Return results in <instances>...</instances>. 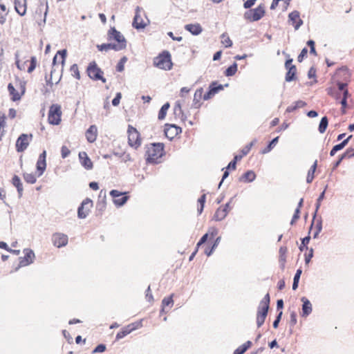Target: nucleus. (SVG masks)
Listing matches in <instances>:
<instances>
[{"label":"nucleus","instance_id":"obj_32","mask_svg":"<svg viewBox=\"0 0 354 354\" xmlns=\"http://www.w3.org/2000/svg\"><path fill=\"white\" fill-rule=\"evenodd\" d=\"M348 145V140H344L340 143L335 145L330 151V156H334L338 151L344 149Z\"/></svg>","mask_w":354,"mask_h":354},{"label":"nucleus","instance_id":"obj_28","mask_svg":"<svg viewBox=\"0 0 354 354\" xmlns=\"http://www.w3.org/2000/svg\"><path fill=\"white\" fill-rule=\"evenodd\" d=\"M288 71L286 74L285 80L286 82H290L296 79L297 68L295 66H292L290 68L286 69Z\"/></svg>","mask_w":354,"mask_h":354},{"label":"nucleus","instance_id":"obj_29","mask_svg":"<svg viewBox=\"0 0 354 354\" xmlns=\"http://www.w3.org/2000/svg\"><path fill=\"white\" fill-rule=\"evenodd\" d=\"M8 90L10 95H11V100L12 101L16 102L21 99V95L16 91L14 86L11 83L8 84Z\"/></svg>","mask_w":354,"mask_h":354},{"label":"nucleus","instance_id":"obj_43","mask_svg":"<svg viewBox=\"0 0 354 354\" xmlns=\"http://www.w3.org/2000/svg\"><path fill=\"white\" fill-rule=\"evenodd\" d=\"M203 93V89L202 88H200L197 89L194 93V105L195 106V108H198L201 104L196 105L197 103L199 102L200 99L202 97Z\"/></svg>","mask_w":354,"mask_h":354},{"label":"nucleus","instance_id":"obj_33","mask_svg":"<svg viewBox=\"0 0 354 354\" xmlns=\"http://www.w3.org/2000/svg\"><path fill=\"white\" fill-rule=\"evenodd\" d=\"M317 167V160H315L314 162L313 165L310 167V169L308 170L307 177H306L307 183H310L313 181Z\"/></svg>","mask_w":354,"mask_h":354},{"label":"nucleus","instance_id":"obj_42","mask_svg":"<svg viewBox=\"0 0 354 354\" xmlns=\"http://www.w3.org/2000/svg\"><path fill=\"white\" fill-rule=\"evenodd\" d=\"M328 124V118L326 116L322 118L321 121L319 124V128H318L319 131L321 133H324L327 129Z\"/></svg>","mask_w":354,"mask_h":354},{"label":"nucleus","instance_id":"obj_26","mask_svg":"<svg viewBox=\"0 0 354 354\" xmlns=\"http://www.w3.org/2000/svg\"><path fill=\"white\" fill-rule=\"evenodd\" d=\"M255 173L252 170H248L240 177L239 180L244 183H252L255 180Z\"/></svg>","mask_w":354,"mask_h":354},{"label":"nucleus","instance_id":"obj_61","mask_svg":"<svg viewBox=\"0 0 354 354\" xmlns=\"http://www.w3.org/2000/svg\"><path fill=\"white\" fill-rule=\"evenodd\" d=\"M282 315H283V312L282 311H280L279 313V314L277 315L274 321L273 322V324H272V326L274 328H278L279 326V324L281 319V317H282Z\"/></svg>","mask_w":354,"mask_h":354},{"label":"nucleus","instance_id":"obj_48","mask_svg":"<svg viewBox=\"0 0 354 354\" xmlns=\"http://www.w3.org/2000/svg\"><path fill=\"white\" fill-rule=\"evenodd\" d=\"M310 240V235H308L301 239V243L300 246L299 247V249L300 251H303L304 249L309 250V248L307 247V245L308 244Z\"/></svg>","mask_w":354,"mask_h":354},{"label":"nucleus","instance_id":"obj_13","mask_svg":"<svg viewBox=\"0 0 354 354\" xmlns=\"http://www.w3.org/2000/svg\"><path fill=\"white\" fill-rule=\"evenodd\" d=\"M108 35L109 40L113 39L118 42V44H124V48H126L127 41L124 37L121 34L120 32L117 30L114 27L110 28Z\"/></svg>","mask_w":354,"mask_h":354},{"label":"nucleus","instance_id":"obj_63","mask_svg":"<svg viewBox=\"0 0 354 354\" xmlns=\"http://www.w3.org/2000/svg\"><path fill=\"white\" fill-rule=\"evenodd\" d=\"M308 254H305V263L308 264L313 257V249L311 248L309 250Z\"/></svg>","mask_w":354,"mask_h":354},{"label":"nucleus","instance_id":"obj_50","mask_svg":"<svg viewBox=\"0 0 354 354\" xmlns=\"http://www.w3.org/2000/svg\"><path fill=\"white\" fill-rule=\"evenodd\" d=\"M205 200H206V194H203L198 199V203L200 204V207L198 208V212L199 214H201L203 210V208H204V206H205Z\"/></svg>","mask_w":354,"mask_h":354},{"label":"nucleus","instance_id":"obj_17","mask_svg":"<svg viewBox=\"0 0 354 354\" xmlns=\"http://www.w3.org/2000/svg\"><path fill=\"white\" fill-rule=\"evenodd\" d=\"M268 310L269 308L259 305L257 315V325L259 328L263 324L268 315Z\"/></svg>","mask_w":354,"mask_h":354},{"label":"nucleus","instance_id":"obj_5","mask_svg":"<svg viewBox=\"0 0 354 354\" xmlns=\"http://www.w3.org/2000/svg\"><path fill=\"white\" fill-rule=\"evenodd\" d=\"M265 15V8L263 5H259L254 9H250L244 13V18L250 21H257Z\"/></svg>","mask_w":354,"mask_h":354},{"label":"nucleus","instance_id":"obj_15","mask_svg":"<svg viewBox=\"0 0 354 354\" xmlns=\"http://www.w3.org/2000/svg\"><path fill=\"white\" fill-rule=\"evenodd\" d=\"M68 236L62 233H55L52 236L53 245L57 248L65 246L68 243Z\"/></svg>","mask_w":354,"mask_h":354},{"label":"nucleus","instance_id":"obj_1","mask_svg":"<svg viewBox=\"0 0 354 354\" xmlns=\"http://www.w3.org/2000/svg\"><path fill=\"white\" fill-rule=\"evenodd\" d=\"M164 155V144L154 142L147 147L146 151V161L150 164H157L158 159Z\"/></svg>","mask_w":354,"mask_h":354},{"label":"nucleus","instance_id":"obj_45","mask_svg":"<svg viewBox=\"0 0 354 354\" xmlns=\"http://www.w3.org/2000/svg\"><path fill=\"white\" fill-rule=\"evenodd\" d=\"M173 304H174V301L172 299V295H171L168 297H165L162 301V308L161 312H165V307L169 306H171L173 305Z\"/></svg>","mask_w":354,"mask_h":354},{"label":"nucleus","instance_id":"obj_35","mask_svg":"<svg viewBox=\"0 0 354 354\" xmlns=\"http://www.w3.org/2000/svg\"><path fill=\"white\" fill-rule=\"evenodd\" d=\"M174 113L176 117L180 118L182 120H185L187 117L182 111L180 104L176 102L174 108Z\"/></svg>","mask_w":354,"mask_h":354},{"label":"nucleus","instance_id":"obj_11","mask_svg":"<svg viewBox=\"0 0 354 354\" xmlns=\"http://www.w3.org/2000/svg\"><path fill=\"white\" fill-rule=\"evenodd\" d=\"M164 132L167 138L172 140L174 137L181 133L182 129L176 124H165Z\"/></svg>","mask_w":354,"mask_h":354},{"label":"nucleus","instance_id":"obj_18","mask_svg":"<svg viewBox=\"0 0 354 354\" xmlns=\"http://www.w3.org/2000/svg\"><path fill=\"white\" fill-rule=\"evenodd\" d=\"M46 151H43V152L39 155V158L37 162V171L39 173L38 176H41L46 170Z\"/></svg>","mask_w":354,"mask_h":354},{"label":"nucleus","instance_id":"obj_46","mask_svg":"<svg viewBox=\"0 0 354 354\" xmlns=\"http://www.w3.org/2000/svg\"><path fill=\"white\" fill-rule=\"evenodd\" d=\"M99 198H102V202H98L97 206L100 207V209L102 210L105 207L106 204V191L101 190Z\"/></svg>","mask_w":354,"mask_h":354},{"label":"nucleus","instance_id":"obj_21","mask_svg":"<svg viewBox=\"0 0 354 354\" xmlns=\"http://www.w3.org/2000/svg\"><path fill=\"white\" fill-rule=\"evenodd\" d=\"M79 159L82 166L86 169L90 170L93 169V162L85 151L79 153Z\"/></svg>","mask_w":354,"mask_h":354},{"label":"nucleus","instance_id":"obj_38","mask_svg":"<svg viewBox=\"0 0 354 354\" xmlns=\"http://www.w3.org/2000/svg\"><path fill=\"white\" fill-rule=\"evenodd\" d=\"M350 94L348 91H344L343 93L342 99L340 101V104L342 105V113L343 114L346 113V109L348 106L347 104V98L349 97Z\"/></svg>","mask_w":354,"mask_h":354},{"label":"nucleus","instance_id":"obj_62","mask_svg":"<svg viewBox=\"0 0 354 354\" xmlns=\"http://www.w3.org/2000/svg\"><path fill=\"white\" fill-rule=\"evenodd\" d=\"M290 324L292 327H293L297 324V322L296 313L295 311H292L290 313Z\"/></svg>","mask_w":354,"mask_h":354},{"label":"nucleus","instance_id":"obj_25","mask_svg":"<svg viewBox=\"0 0 354 354\" xmlns=\"http://www.w3.org/2000/svg\"><path fill=\"white\" fill-rule=\"evenodd\" d=\"M66 54H67V51L66 49H63V50H59L57 54L55 55V57H53V67H52V70H54V71H55V66H56V63H57V56L58 55H60V58H61V63H62V70L63 69V66H64V62H65V59H66Z\"/></svg>","mask_w":354,"mask_h":354},{"label":"nucleus","instance_id":"obj_60","mask_svg":"<svg viewBox=\"0 0 354 354\" xmlns=\"http://www.w3.org/2000/svg\"><path fill=\"white\" fill-rule=\"evenodd\" d=\"M70 153H71V151L68 149V147L64 145L62 147L61 154H62V157L63 158H67Z\"/></svg>","mask_w":354,"mask_h":354},{"label":"nucleus","instance_id":"obj_30","mask_svg":"<svg viewBox=\"0 0 354 354\" xmlns=\"http://www.w3.org/2000/svg\"><path fill=\"white\" fill-rule=\"evenodd\" d=\"M12 185L17 188L19 197H21L23 194V185L21 182L19 177L17 175H15L12 180Z\"/></svg>","mask_w":354,"mask_h":354},{"label":"nucleus","instance_id":"obj_64","mask_svg":"<svg viewBox=\"0 0 354 354\" xmlns=\"http://www.w3.org/2000/svg\"><path fill=\"white\" fill-rule=\"evenodd\" d=\"M106 350V346L103 344H98L93 351V353H102Z\"/></svg>","mask_w":354,"mask_h":354},{"label":"nucleus","instance_id":"obj_20","mask_svg":"<svg viewBox=\"0 0 354 354\" xmlns=\"http://www.w3.org/2000/svg\"><path fill=\"white\" fill-rule=\"evenodd\" d=\"M97 48L100 51H107L110 49L114 50L115 51H119L124 49V45L109 43L98 44L97 45Z\"/></svg>","mask_w":354,"mask_h":354},{"label":"nucleus","instance_id":"obj_59","mask_svg":"<svg viewBox=\"0 0 354 354\" xmlns=\"http://www.w3.org/2000/svg\"><path fill=\"white\" fill-rule=\"evenodd\" d=\"M122 98L121 93L118 92L116 93L115 97L112 100V104L114 106H118L120 104V100Z\"/></svg>","mask_w":354,"mask_h":354},{"label":"nucleus","instance_id":"obj_51","mask_svg":"<svg viewBox=\"0 0 354 354\" xmlns=\"http://www.w3.org/2000/svg\"><path fill=\"white\" fill-rule=\"evenodd\" d=\"M16 81L18 83L17 84V86H19L22 96L26 92V82L19 79L18 77L16 78Z\"/></svg>","mask_w":354,"mask_h":354},{"label":"nucleus","instance_id":"obj_23","mask_svg":"<svg viewBox=\"0 0 354 354\" xmlns=\"http://www.w3.org/2000/svg\"><path fill=\"white\" fill-rule=\"evenodd\" d=\"M185 29L193 35H198L203 30L201 26L198 23L187 24L185 26Z\"/></svg>","mask_w":354,"mask_h":354},{"label":"nucleus","instance_id":"obj_40","mask_svg":"<svg viewBox=\"0 0 354 354\" xmlns=\"http://www.w3.org/2000/svg\"><path fill=\"white\" fill-rule=\"evenodd\" d=\"M278 140H279V136L273 138L269 142V144L267 145V147L262 150L261 153L263 154H266V153H268V152H270L277 145V143L278 142Z\"/></svg>","mask_w":354,"mask_h":354},{"label":"nucleus","instance_id":"obj_4","mask_svg":"<svg viewBox=\"0 0 354 354\" xmlns=\"http://www.w3.org/2000/svg\"><path fill=\"white\" fill-rule=\"evenodd\" d=\"M88 77L93 80H101L106 82V79L102 76L103 71L97 66L95 62H91L86 69Z\"/></svg>","mask_w":354,"mask_h":354},{"label":"nucleus","instance_id":"obj_55","mask_svg":"<svg viewBox=\"0 0 354 354\" xmlns=\"http://www.w3.org/2000/svg\"><path fill=\"white\" fill-rule=\"evenodd\" d=\"M257 142V140H253L251 142H250L248 145H247L241 151L243 156L247 155L249 151H250L252 146Z\"/></svg>","mask_w":354,"mask_h":354},{"label":"nucleus","instance_id":"obj_27","mask_svg":"<svg viewBox=\"0 0 354 354\" xmlns=\"http://www.w3.org/2000/svg\"><path fill=\"white\" fill-rule=\"evenodd\" d=\"M353 151V149L352 148H348L344 153L339 156L338 159L333 164V170H335L336 168H337L344 159L348 158L350 153Z\"/></svg>","mask_w":354,"mask_h":354},{"label":"nucleus","instance_id":"obj_53","mask_svg":"<svg viewBox=\"0 0 354 354\" xmlns=\"http://www.w3.org/2000/svg\"><path fill=\"white\" fill-rule=\"evenodd\" d=\"M279 262H286V254L287 252V248L286 247H281L279 249Z\"/></svg>","mask_w":354,"mask_h":354},{"label":"nucleus","instance_id":"obj_19","mask_svg":"<svg viewBox=\"0 0 354 354\" xmlns=\"http://www.w3.org/2000/svg\"><path fill=\"white\" fill-rule=\"evenodd\" d=\"M301 301L303 303L302 308H301V316L303 317H306L313 311L312 304L310 303V300L305 297H301Z\"/></svg>","mask_w":354,"mask_h":354},{"label":"nucleus","instance_id":"obj_14","mask_svg":"<svg viewBox=\"0 0 354 354\" xmlns=\"http://www.w3.org/2000/svg\"><path fill=\"white\" fill-rule=\"evenodd\" d=\"M234 198H231L230 201L227 203L223 207H218L214 215V219L216 221H221L223 220L227 215L229 211H230V204L232 203Z\"/></svg>","mask_w":354,"mask_h":354},{"label":"nucleus","instance_id":"obj_41","mask_svg":"<svg viewBox=\"0 0 354 354\" xmlns=\"http://www.w3.org/2000/svg\"><path fill=\"white\" fill-rule=\"evenodd\" d=\"M221 240V236H218L213 245H212V247L210 248H207L205 251V253L207 256L209 257L212 253L214 251V250L217 248V246L218 245L220 241Z\"/></svg>","mask_w":354,"mask_h":354},{"label":"nucleus","instance_id":"obj_37","mask_svg":"<svg viewBox=\"0 0 354 354\" xmlns=\"http://www.w3.org/2000/svg\"><path fill=\"white\" fill-rule=\"evenodd\" d=\"M223 88V85L218 84L217 82L216 81L212 82L209 86V90L211 91L214 95L218 93L220 91H222Z\"/></svg>","mask_w":354,"mask_h":354},{"label":"nucleus","instance_id":"obj_3","mask_svg":"<svg viewBox=\"0 0 354 354\" xmlns=\"http://www.w3.org/2000/svg\"><path fill=\"white\" fill-rule=\"evenodd\" d=\"M62 111L61 106L53 104L50 106L48 120L50 124L57 125L61 122Z\"/></svg>","mask_w":354,"mask_h":354},{"label":"nucleus","instance_id":"obj_34","mask_svg":"<svg viewBox=\"0 0 354 354\" xmlns=\"http://www.w3.org/2000/svg\"><path fill=\"white\" fill-rule=\"evenodd\" d=\"M306 105V103L302 100H298L295 102L294 105L289 106L287 107L286 111L287 113H291L297 110V109L302 108Z\"/></svg>","mask_w":354,"mask_h":354},{"label":"nucleus","instance_id":"obj_12","mask_svg":"<svg viewBox=\"0 0 354 354\" xmlns=\"http://www.w3.org/2000/svg\"><path fill=\"white\" fill-rule=\"evenodd\" d=\"M142 10V9L139 6L136 8L135 16L133 17L132 26L137 30L144 29L147 26V24L145 23L141 17L140 12Z\"/></svg>","mask_w":354,"mask_h":354},{"label":"nucleus","instance_id":"obj_6","mask_svg":"<svg viewBox=\"0 0 354 354\" xmlns=\"http://www.w3.org/2000/svg\"><path fill=\"white\" fill-rule=\"evenodd\" d=\"M128 143L129 145L137 149L141 145V140L140 138V133L137 129L131 125L128 127Z\"/></svg>","mask_w":354,"mask_h":354},{"label":"nucleus","instance_id":"obj_24","mask_svg":"<svg viewBox=\"0 0 354 354\" xmlns=\"http://www.w3.org/2000/svg\"><path fill=\"white\" fill-rule=\"evenodd\" d=\"M86 140L88 142L92 143L97 138V127L95 125H91L86 132Z\"/></svg>","mask_w":354,"mask_h":354},{"label":"nucleus","instance_id":"obj_9","mask_svg":"<svg viewBox=\"0 0 354 354\" xmlns=\"http://www.w3.org/2000/svg\"><path fill=\"white\" fill-rule=\"evenodd\" d=\"M93 207V201L88 198L84 199L77 209V216L80 218H85Z\"/></svg>","mask_w":354,"mask_h":354},{"label":"nucleus","instance_id":"obj_7","mask_svg":"<svg viewBox=\"0 0 354 354\" xmlns=\"http://www.w3.org/2000/svg\"><path fill=\"white\" fill-rule=\"evenodd\" d=\"M32 134H21L16 141V150L17 152L24 151L29 145L30 141L32 140Z\"/></svg>","mask_w":354,"mask_h":354},{"label":"nucleus","instance_id":"obj_49","mask_svg":"<svg viewBox=\"0 0 354 354\" xmlns=\"http://www.w3.org/2000/svg\"><path fill=\"white\" fill-rule=\"evenodd\" d=\"M322 230V218H320L319 219H318L317 221L316 231L315 232V233L313 234L314 239H317L318 237L319 234L321 232Z\"/></svg>","mask_w":354,"mask_h":354},{"label":"nucleus","instance_id":"obj_31","mask_svg":"<svg viewBox=\"0 0 354 354\" xmlns=\"http://www.w3.org/2000/svg\"><path fill=\"white\" fill-rule=\"evenodd\" d=\"M134 330V328L129 326V325L126 326L124 327L121 331L118 332L116 335V340H119L129 333H131L132 331Z\"/></svg>","mask_w":354,"mask_h":354},{"label":"nucleus","instance_id":"obj_44","mask_svg":"<svg viewBox=\"0 0 354 354\" xmlns=\"http://www.w3.org/2000/svg\"><path fill=\"white\" fill-rule=\"evenodd\" d=\"M237 71V64L234 62L233 64L230 66L225 72V75L227 77L233 76Z\"/></svg>","mask_w":354,"mask_h":354},{"label":"nucleus","instance_id":"obj_2","mask_svg":"<svg viewBox=\"0 0 354 354\" xmlns=\"http://www.w3.org/2000/svg\"><path fill=\"white\" fill-rule=\"evenodd\" d=\"M153 64L155 66L162 70H170L172 67L171 55L169 51L165 50L158 56L154 58Z\"/></svg>","mask_w":354,"mask_h":354},{"label":"nucleus","instance_id":"obj_56","mask_svg":"<svg viewBox=\"0 0 354 354\" xmlns=\"http://www.w3.org/2000/svg\"><path fill=\"white\" fill-rule=\"evenodd\" d=\"M127 59L126 57H123L122 58H121V59L120 60V62L118 63V64L116 66L117 71L122 72L124 71V63L127 62Z\"/></svg>","mask_w":354,"mask_h":354},{"label":"nucleus","instance_id":"obj_8","mask_svg":"<svg viewBox=\"0 0 354 354\" xmlns=\"http://www.w3.org/2000/svg\"><path fill=\"white\" fill-rule=\"evenodd\" d=\"M126 192H121L116 189H113L110 192V195L113 198V203L117 207H122L124 205L129 199V197L124 196Z\"/></svg>","mask_w":354,"mask_h":354},{"label":"nucleus","instance_id":"obj_16","mask_svg":"<svg viewBox=\"0 0 354 354\" xmlns=\"http://www.w3.org/2000/svg\"><path fill=\"white\" fill-rule=\"evenodd\" d=\"M288 21L294 26L295 30H298L303 24V20L300 19V14L297 10H294L289 13Z\"/></svg>","mask_w":354,"mask_h":354},{"label":"nucleus","instance_id":"obj_57","mask_svg":"<svg viewBox=\"0 0 354 354\" xmlns=\"http://www.w3.org/2000/svg\"><path fill=\"white\" fill-rule=\"evenodd\" d=\"M37 59L35 57H32L30 59V64L28 68V73H32L36 68Z\"/></svg>","mask_w":354,"mask_h":354},{"label":"nucleus","instance_id":"obj_54","mask_svg":"<svg viewBox=\"0 0 354 354\" xmlns=\"http://www.w3.org/2000/svg\"><path fill=\"white\" fill-rule=\"evenodd\" d=\"M270 295L268 293H267L264 297L262 299V300L259 303V306H265V307H270Z\"/></svg>","mask_w":354,"mask_h":354},{"label":"nucleus","instance_id":"obj_36","mask_svg":"<svg viewBox=\"0 0 354 354\" xmlns=\"http://www.w3.org/2000/svg\"><path fill=\"white\" fill-rule=\"evenodd\" d=\"M327 189V185L325 187L324 190L319 194L318 198L317 199V202L315 204V211L313 214V219H315L317 212L320 207L321 202L325 197L326 189Z\"/></svg>","mask_w":354,"mask_h":354},{"label":"nucleus","instance_id":"obj_22","mask_svg":"<svg viewBox=\"0 0 354 354\" xmlns=\"http://www.w3.org/2000/svg\"><path fill=\"white\" fill-rule=\"evenodd\" d=\"M15 8L19 15L24 16L26 12V1L15 0Z\"/></svg>","mask_w":354,"mask_h":354},{"label":"nucleus","instance_id":"obj_47","mask_svg":"<svg viewBox=\"0 0 354 354\" xmlns=\"http://www.w3.org/2000/svg\"><path fill=\"white\" fill-rule=\"evenodd\" d=\"M23 176L24 179L28 183L34 184L37 180V178L34 174L24 173Z\"/></svg>","mask_w":354,"mask_h":354},{"label":"nucleus","instance_id":"obj_39","mask_svg":"<svg viewBox=\"0 0 354 354\" xmlns=\"http://www.w3.org/2000/svg\"><path fill=\"white\" fill-rule=\"evenodd\" d=\"M169 106H170V104L169 102H167L162 106V107L160 108L159 113H158V120H162L165 118Z\"/></svg>","mask_w":354,"mask_h":354},{"label":"nucleus","instance_id":"obj_52","mask_svg":"<svg viewBox=\"0 0 354 354\" xmlns=\"http://www.w3.org/2000/svg\"><path fill=\"white\" fill-rule=\"evenodd\" d=\"M72 75L77 80L80 79V74L79 72L78 66L76 64H73L70 68Z\"/></svg>","mask_w":354,"mask_h":354},{"label":"nucleus","instance_id":"obj_58","mask_svg":"<svg viewBox=\"0 0 354 354\" xmlns=\"http://www.w3.org/2000/svg\"><path fill=\"white\" fill-rule=\"evenodd\" d=\"M221 37L223 39L222 42L225 44V47L228 48L232 46V41L228 37H226L225 34H223Z\"/></svg>","mask_w":354,"mask_h":354},{"label":"nucleus","instance_id":"obj_10","mask_svg":"<svg viewBox=\"0 0 354 354\" xmlns=\"http://www.w3.org/2000/svg\"><path fill=\"white\" fill-rule=\"evenodd\" d=\"M24 257H19V267H24L33 263L35 257L34 252L29 248L24 250Z\"/></svg>","mask_w":354,"mask_h":354}]
</instances>
